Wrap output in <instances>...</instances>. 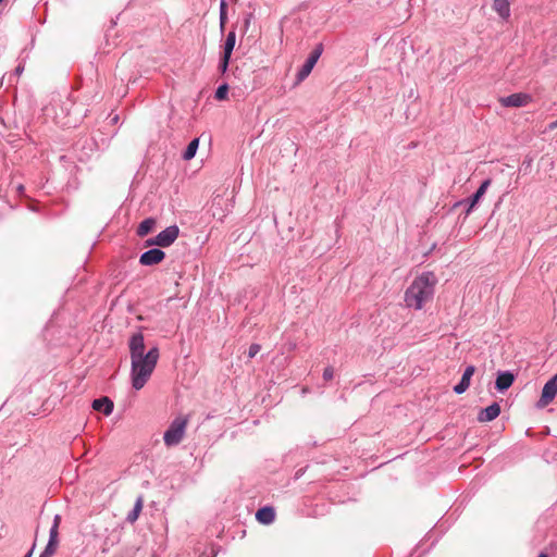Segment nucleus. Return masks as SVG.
<instances>
[{
  "label": "nucleus",
  "instance_id": "obj_1",
  "mask_svg": "<svg viewBox=\"0 0 557 557\" xmlns=\"http://www.w3.org/2000/svg\"><path fill=\"white\" fill-rule=\"evenodd\" d=\"M131 379L136 391L141 389L150 379L160 357L159 348L151 347L145 350L144 335L138 332L129 338Z\"/></svg>",
  "mask_w": 557,
  "mask_h": 557
},
{
  "label": "nucleus",
  "instance_id": "obj_17",
  "mask_svg": "<svg viewBox=\"0 0 557 557\" xmlns=\"http://www.w3.org/2000/svg\"><path fill=\"white\" fill-rule=\"evenodd\" d=\"M493 9L503 20H507L510 16V5L508 0H494Z\"/></svg>",
  "mask_w": 557,
  "mask_h": 557
},
{
  "label": "nucleus",
  "instance_id": "obj_12",
  "mask_svg": "<svg viewBox=\"0 0 557 557\" xmlns=\"http://www.w3.org/2000/svg\"><path fill=\"white\" fill-rule=\"evenodd\" d=\"M515 381V375L509 371H500L495 381V387L499 392L508 389Z\"/></svg>",
  "mask_w": 557,
  "mask_h": 557
},
{
  "label": "nucleus",
  "instance_id": "obj_28",
  "mask_svg": "<svg viewBox=\"0 0 557 557\" xmlns=\"http://www.w3.org/2000/svg\"><path fill=\"white\" fill-rule=\"evenodd\" d=\"M34 548H35V545H33L30 550L24 557H32Z\"/></svg>",
  "mask_w": 557,
  "mask_h": 557
},
{
  "label": "nucleus",
  "instance_id": "obj_19",
  "mask_svg": "<svg viewBox=\"0 0 557 557\" xmlns=\"http://www.w3.org/2000/svg\"><path fill=\"white\" fill-rule=\"evenodd\" d=\"M198 146H199V139L198 138L193 139L188 144L187 148L185 149V151L183 153L184 160H191L197 152Z\"/></svg>",
  "mask_w": 557,
  "mask_h": 557
},
{
  "label": "nucleus",
  "instance_id": "obj_16",
  "mask_svg": "<svg viewBox=\"0 0 557 557\" xmlns=\"http://www.w3.org/2000/svg\"><path fill=\"white\" fill-rule=\"evenodd\" d=\"M256 518L262 524H270L275 519V511L272 507L265 506L257 511Z\"/></svg>",
  "mask_w": 557,
  "mask_h": 557
},
{
  "label": "nucleus",
  "instance_id": "obj_26",
  "mask_svg": "<svg viewBox=\"0 0 557 557\" xmlns=\"http://www.w3.org/2000/svg\"><path fill=\"white\" fill-rule=\"evenodd\" d=\"M60 516L59 515H55L54 516V519H53V524L51 525V528H55V531L59 533V524H60Z\"/></svg>",
  "mask_w": 557,
  "mask_h": 557
},
{
  "label": "nucleus",
  "instance_id": "obj_29",
  "mask_svg": "<svg viewBox=\"0 0 557 557\" xmlns=\"http://www.w3.org/2000/svg\"><path fill=\"white\" fill-rule=\"evenodd\" d=\"M550 127L552 128L557 127V120L554 123H552Z\"/></svg>",
  "mask_w": 557,
  "mask_h": 557
},
{
  "label": "nucleus",
  "instance_id": "obj_4",
  "mask_svg": "<svg viewBox=\"0 0 557 557\" xmlns=\"http://www.w3.org/2000/svg\"><path fill=\"white\" fill-rule=\"evenodd\" d=\"M180 228L177 225H170L163 231H161L153 238H149L146 242L147 246H158V247H169L171 246L176 238L178 237Z\"/></svg>",
  "mask_w": 557,
  "mask_h": 557
},
{
  "label": "nucleus",
  "instance_id": "obj_25",
  "mask_svg": "<svg viewBox=\"0 0 557 557\" xmlns=\"http://www.w3.org/2000/svg\"><path fill=\"white\" fill-rule=\"evenodd\" d=\"M251 17H252V14L249 13V14H247V16L245 18V22H244V30L245 32H247L250 26Z\"/></svg>",
  "mask_w": 557,
  "mask_h": 557
},
{
  "label": "nucleus",
  "instance_id": "obj_11",
  "mask_svg": "<svg viewBox=\"0 0 557 557\" xmlns=\"http://www.w3.org/2000/svg\"><path fill=\"white\" fill-rule=\"evenodd\" d=\"M475 372V368L474 366H468L465 371H463V374L461 376V380L459 381L458 384H456L454 386V392L458 395L465 393L469 386H470V381H471V377L472 375L474 374Z\"/></svg>",
  "mask_w": 557,
  "mask_h": 557
},
{
  "label": "nucleus",
  "instance_id": "obj_32",
  "mask_svg": "<svg viewBox=\"0 0 557 557\" xmlns=\"http://www.w3.org/2000/svg\"><path fill=\"white\" fill-rule=\"evenodd\" d=\"M24 187L22 185L18 186V190L22 191Z\"/></svg>",
  "mask_w": 557,
  "mask_h": 557
},
{
  "label": "nucleus",
  "instance_id": "obj_14",
  "mask_svg": "<svg viewBox=\"0 0 557 557\" xmlns=\"http://www.w3.org/2000/svg\"><path fill=\"white\" fill-rule=\"evenodd\" d=\"M58 532L55 531V528H50L49 531V540L45 547V549L41 552L39 557H51L54 555L57 547H58Z\"/></svg>",
  "mask_w": 557,
  "mask_h": 557
},
{
  "label": "nucleus",
  "instance_id": "obj_23",
  "mask_svg": "<svg viewBox=\"0 0 557 557\" xmlns=\"http://www.w3.org/2000/svg\"><path fill=\"white\" fill-rule=\"evenodd\" d=\"M261 346L259 344H251L248 349V357L251 359L257 356V354L260 351Z\"/></svg>",
  "mask_w": 557,
  "mask_h": 557
},
{
  "label": "nucleus",
  "instance_id": "obj_6",
  "mask_svg": "<svg viewBox=\"0 0 557 557\" xmlns=\"http://www.w3.org/2000/svg\"><path fill=\"white\" fill-rule=\"evenodd\" d=\"M236 44V34L234 30H231L225 39L224 42V49H223V57L220 61L219 69L222 73L226 72L228 62L232 55V52L234 50Z\"/></svg>",
  "mask_w": 557,
  "mask_h": 557
},
{
  "label": "nucleus",
  "instance_id": "obj_10",
  "mask_svg": "<svg viewBox=\"0 0 557 557\" xmlns=\"http://www.w3.org/2000/svg\"><path fill=\"white\" fill-rule=\"evenodd\" d=\"M490 185H491V180L487 178V180L483 181L482 184L480 185V187L478 188V190L469 199L462 201V203L468 205V208L466 211L467 214H469L473 210L475 205L480 201V199L486 193Z\"/></svg>",
  "mask_w": 557,
  "mask_h": 557
},
{
  "label": "nucleus",
  "instance_id": "obj_21",
  "mask_svg": "<svg viewBox=\"0 0 557 557\" xmlns=\"http://www.w3.org/2000/svg\"><path fill=\"white\" fill-rule=\"evenodd\" d=\"M227 21V3L226 0L220 1V27L224 28Z\"/></svg>",
  "mask_w": 557,
  "mask_h": 557
},
{
  "label": "nucleus",
  "instance_id": "obj_15",
  "mask_svg": "<svg viewBox=\"0 0 557 557\" xmlns=\"http://www.w3.org/2000/svg\"><path fill=\"white\" fill-rule=\"evenodd\" d=\"M113 408V401L109 397H100L92 401V409L96 411H102L106 416H110Z\"/></svg>",
  "mask_w": 557,
  "mask_h": 557
},
{
  "label": "nucleus",
  "instance_id": "obj_3",
  "mask_svg": "<svg viewBox=\"0 0 557 557\" xmlns=\"http://www.w3.org/2000/svg\"><path fill=\"white\" fill-rule=\"evenodd\" d=\"M187 422L188 420L185 417H176L171 422L163 434V441L168 447L176 446L181 443L186 432Z\"/></svg>",
  "mask_w": 557,
  "mask_h": 557
},
{
  "label": "nucleus",
  "instance_id": "obj_22",
  "mask_svg": "<svg viewBox=\"0 0 557 557\" xmlns=\"http://www.w3.org/2000/svg\"><path fill=\"white\" fill-rule=\"evenodd\" d=\"M227 92H228V86L227 84H222L218 87V89L215 90V99L216 100H225L226 97H227Z\"/></svg>",
  "mask_w": 557,
  "mask_h": 557
},
{
  "label": "nucleus",
  "instance_id": "obj_2",
  "mask_svg": "<svg viewBox=\"0 0 557 557\" xmlns=\"http://www.w3.org/2000/svg\"><path fill=\"white\" fill-rule=\"evenodd\" d=\"M436 277L432 272H425L417 276L405 293V302L407 307L419 310L423 305L432 299Z\"/></svg>",
  "mask_w": 557,
  "mask_h": 557
},
{
  "label": "nucleus",
  "instance_id": "obj_9",
  "mask_svg": "<svg viewBox=\"0 0 557 557\" xmlns=\"http://www.w3.org/2000/svg\"><path fill=\"white\" fill-rule=\"evenodd\" d=\"M557 395V375H554L552 379H549L543 389H542V396L540 401L543 406L548 405Z\"/></svg>",
  "mask_w": 557,
  "mask_h": 557
},
{
  "label": "nucleus",
  "instance_id": "obj_30",
  "mask_svg": "<svg viewBox=\"0 0 557 557\" xmlns=\"http://www.w3.org/2000/svg\"><path fill=\"white\" fill-rule=\"evenodd\" d=\"M537 557H547V555L544 553H541Z\"/></svg>",
  "mask_w": 557,
  "mask_h": 557
},
{
  "label": "nucleus",
  "instance_id": "obj_20",
  "mask_svg": "<svg viewBox=\"0 0 557 557\" xmlns=\"http://www.w3.org/2000/svg\"><path fill=\"white\" fill-rule=\"evenodd\" d=\"M141 509H143V499H141V497H139L136 500L133 510L131 512H128L127 521L135 522L138 519V516L140 513Z\"/></svg>",
  "mask_w": 557,
  "mask_h": 557
},
{
  "label": "nucleus",
  "instance_id": "obj_31",
  "mask_svg": "<svg viewBox=\"0 0 557 557\" xmlns=\"http://www.w3.org/2000/svg\"><path fill=\"white\" fill-rule=\"evenodd\" d=\"M4 1L5 0H0V5H3V8L5 7Z\"/></svg>",
  "mask_w": 557,
  "mask_h": 557
},
{
  "label": "nucleus",
  "instance_id": "obj_18",
  "mask_svg": "<svg viewBox=\"0 0 557 557\" xmlns=\"http://www.w3.org/2000/svg\"><path fill=\"white\" fill-rule=\"evenodd\" d=\"M154 225H156L154 219H152V218L145 219L144 221H141L139 223V225L137 227V235L139 237H145L152 231Z\"/></svg>",
  "mask_w": 557,
  "mask_h": 557
},
{
  "label": "nucleus",
  "instance_id": "obj_24",
  "mask_svg": "<svg viewBox=\"0 0 557 557\" xmlns=\"http://www.w3.org/2000/svg\"><path fill=\"white\" fill-rule=\"evenodd\" d=\"M333 376H334V370H333V368H332V367H326V368L324 369V371H323V379H324L325 381H330V380H332V379H333Z\"/></svg>",
  "mask_w": 557,
  "mask_h": 557
},
{
  "label": "nucleus",
  "instance_id": "obj_27",
  "mask_svg": "<svg viewBox=\"0 0 557 557\" xmlns=\"http://www.w3.org/2000/svg\"><path fill=\"white\" fill-rule=\"evenodd\" d=\"M23 70H24V67H23V66H21V65H18V66L15 69V73H16L17 75H21V74L23 73Z\"/></svg>",
  "mask_w": 557,
  "mask_h": 557
},
{
  "label": "nucleus",
  "instance_id": "obj_8",
  "mask_svg": "<svg viewBox=\"0 0 557 557\" xmlns=\"http://www.w3.org/2000/svg\"><path fill=\"white\" fill-rule=\"evenodd\" d=\"M164 258L165 253L163 250L152 248L140 255L139 262L143 265L150 267L160 263Z\"/></svg>",
  "mask_w": 557,
  "mask_h": 557
},
{
  "label": "nucleus",
  "instance_id": "obj_13",
  "mask_svg": "<svg viewBox=\"0 0 557 557\" xmlns=\"http://www.w3.org/2000/svg\"><path fill=\"white\" fill-rule=\"evenodd\" d=\"M500 413V406L497 403H493L486 408L482 409L478 416L480 422H490L496 419Z\"/></svg>",
  "mask_w": 557,
  "mask_h": 557
},
{
  "label": "nucleus",
  "instance_id": "obj_7",
  "mask_svg": "<svg viewBox=\"0 0 557 557\" xmlns=\"http://www.w3.org/2000/svg\"><path fill=\"white\" fill-rule=\"evenodd\" d=\"M532 98L528 94L523 92H517L509 95L507 97H503L500 99V103L504 107H512V108H520L529 104L531 102Z\"/></svg>",
  "mask_w": 557,
  "mask_h": 557
},
{
  "label": "nucleus",
  "instance_id": "obj_5",
  "mask_svg": "<svg viewBox=\"0 0 557 557\" xmlns=\"http://www.w3.org/2000/svg\"><path fill=\"white\" fill-rule=\"evenodd\" d=\"M323 52V45L319 44L314 47V49L310 52L309 57L300 67V70L297 73V81L302 82L306 79L309 74L311 73L312 69L317 64L318 60L320 59L321 54Z\"/></svg>",
  "mask_w": 557,
  "mask_h": 557
}]
</instances>
